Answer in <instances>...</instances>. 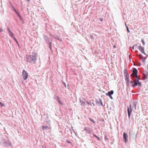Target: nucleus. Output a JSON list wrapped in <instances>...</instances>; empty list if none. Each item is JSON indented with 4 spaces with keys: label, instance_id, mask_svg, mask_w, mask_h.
Returning <instances> with one entry per match:
<instances>
[{
    "label": "nucleus",
    "instance_id": "nucleus-1",
    "mask_svg": "<svg viewBox=\"0 0 148 148\" xmlns=\"http://www.w3.org/2000/svg\"><path fill=\"white\" fill-rule=\"evenodd\" d=\"M37 57L38 54L36 53H33L32 55L26 56V61L27 62L30 63L35 64Z\"/></svg>",
    "mask_w": 148,
    "mask_h": 148
},
{
    "label": "nucleus",
    "instance_id": "nucleus-2",
    "mask_svg": "<svg viewBox=\"0 0 148 148\" xmlns=\"http://www.w3.org/2000/svg\"><path fill=\"white\" fill-rule=\"evenodd\" d=\"M133 71L132 72V73L133 75L131 74V75L133 78L135 77L137 79V81H138V85L140 86H141V83L139 82V79L138 77V76L137 75L138 71L137 69L135 68H134L133 69Z\"/></svg>",
    "mask_w": 148,
    "mask_h": 148
},
{
    "label": "nucleus",
    "instance_id": "nucleus-3",
    "mask_svg": "<svg viewBox=\"0 0 148 148\" xmlns=\"http://www.w3.org/2000/svg\"><path fill=\"white\" fill-rule=\"evenodd\" d=\"M1 140L3 145L4 146L9 147L12 146L11 143L9 140H6L3 139H1Z\"/></svg>",
    "mask_w": 148,
    "mask_h": 148
},
{
    "label": "nucleus",
    "instance_id": "nucleus-4",
    "mask_svg": "<svg viewBox=\"0 0 148 148\" xmlns=\"http://www.w3.org/2000/svg\"><path fill=\"white\" fill-rule=\"evenodd\" d=\"M133 109V107L132 106L131 104H130L129 106L127 107V111L128 117L130 118L132 110Z\"/></svg>",
    "mask_w": 148,
    "mask_h": 148
},
{
    "label": "nucleus",
    "instance_id": "nucleus-5",
    "mask_svg": "<svg viewBox=\"0 0 148 148\" xmlns=\"http://www.w3.org/2000/svg\"><path fill=\"white\" fill-rule=\"evenodd\" d=\"M22 75L24 80H26L27 79L28 74L25 70H23L22 71Z\"/></svg>",
    "mask_w": 148,
    "mask_h": 148
},
{
    "label": "nucleus",
    "instance_id": "nucleus-6",
    "mask_svg": "<svg viewBox=\"0 0 148 148\" xmlns=\"http://www.w3.org/2000/svg\"><path fill=\"white\" fill-rule=\"evenodd\" d=\"M123 138L124 139V141L126 143L128 141V136L127 133L124 132L123 133Z\"/></svg>",
    "mask_w": 148,
    "mask_h": 148
},
{
    "label": "nucleus",
    "instance_id": "nucleus-7",
    "mask_svg": "<svg viewBox=\"0 0 148 148\" xmlns=\"http://www.w3.org/2000/svg\"><path fill=\"white\" fill-rule=\"evenodd\" d=\"M143 79L144 80H146L148 79V72H145L143 74Z\"/></svg>",
    "mask_w": 148,
    "mask_h": 148
},
{
    "label": "nucleus",
    "instance_id": "nucleus-8",
    "mask_svg": "<svg viewBox=\"0 0 148 148\" xmlns=\"http://www.w3.org/2000/svg\"><path fill=\"white\" fill-rule=\"evenodd\" d=\"M56 101L58 103L60 106H62L63 105V102L61 101V99L58 97L56 96Z\"/></svg>",
    "mask_w": 148,
    "mask_h": 148
},
{
    "label": "nucleus",
    "instance_id": "nucleus-9",
    "mask_svg": "<svg viewBox=\"0 0 148 148\" xmlns=\"http://www.w3.org/2000/svg\"><path fill=\"white\" fill-rule=\"evenodd\" d=\"M138 48L140 51V52L145 55L146 54L144 52V49L143 47L141 46H138Z\"/></svg>",
    "mask_w": 148,
    "mask_h": 148
},
{
    "label": "nucleus",
    "instance_id": "nucleus-10",
    "mask_svg": "<svg viewBox=\"0 0 148 148\" xmlns=\"http://www.w3.org/2000/svg\"><path fill=\"white\" fill-rule=\"evenodd\" d=\"M124 74H125V80L128 79H129V75L127 73V70H126L124 71Z\"/></svg>",
    "mask_w": 148,
    "mask_h": 148
},
{
    "label": "nucleus",
    "instance_id": "nucleus-11",
    "mask_svg": "<svg viewBox=\"0 0 148 148\" xmlns=\"http://www.w3.org/2000/svg\"><path fill=\"white\" fill-rule=\"evenodd\" d=\"M84 130L86 132L88 133L89 134H91L92 132L91 131L90 129L88 127H85L84 128Z\"/></svg>",
    "mask_w": 148,
    "mask_h": 148
},
{
    "label": "nucleus",
    "instance_id": "nucleus-12",
    "mask_svg": "<svg viewBox=\"0 0 148 148\" xmlns=\"http://www.w3.org/2000/svg\"><path fill=\"white\" fill-rule=\"evenodd\" d=\"M138 84V81L137 79L134 80V82L133 84L132 85V86L133 87H134L137 85Z\"/></svg>",
    "mask_w": 148,
    "mask_h": 148
},
{
    "label": "nucleus",
    "instance_id": "nucleus-13",
    "mask_svg": "<svg viewBox=\"0 0 148 148\" xmlns=\"http://www.w3.org/2000/svg\"><path fill=\"white\" fill-rule=\"evenodd\" d=\"M114 93V91L113 90H111L110 91L108 92L107 93H106V95L107 96H109L112 95Z\"/></svg>",
    "mask_w": 148,
    "mask_h": 148
},
{
    "label": "nucleus",
    "instance_id": "nucleus-14",
    "mask_svg": "<svg viewBox=\"0 0 148 148\" xmlns=\"http://www.w3.org/2000/svg\"><path fill=\"white\" fill-rule=\"evenodd\" d=\"M137 103V101L136 100L133 101V104L135 110H136V106Z\"/></svg>",
    "mask_w": 148,
    "mask_h": 148
},
{
    "label": "nucleus",
    "instance_id": "nucleus-15",
    "mask_svg": "<svg viewBox=\"0 0 148 148\" xmlns=\"http://www.w3.org/2000/svg\"><path fill=\"white\" fill-rule=\"evenodd\" d=\"M7 29L10 36L11 37L13 36H14V34L8 28Z\"/></svg>",
    "mask_w": 148,
    "mask_h": 148
},
{
    "label": "nucleus",
    "instance_id": "nucleus-16",
    "mask_svg": "<svg viewBox=\"0 0 148 148\" xmlns=\"http://www.w3.org/2000/svg\"><path fill=\"white\" fill-rule=\"evenodd\" d=\"M79 102L80 103V104L81 106H84L85 105V103L83 101H82L81 98H79Z\"/></svg>",
    "mask_w": 148,
    "mask_h": 148
},
{
    "label": "nucleus",
    "instance_id": "nucleus-17",
    "mask_svg": "<svg viewBox=\"0 0 148 148\" xmlns=\"http://www.w3.org/2000/svg\"><path fill=\"white\" fill-rule=\"evenodd\" d=\"M43 38H44L46 42H49V38L45 35H43Z\"/></svg>",
    "mask_w": 148,
    "mask_h": 148
},
{
    "label": "nucleus",
    "instance_id": "nucleus-18",
    "mask_svg": "<svg viewBox=\"0 0 148 148\" xmlns=\"http://www.w3.org/2000/svg\"><path fill=\"white\" fill-rule=\"evenodd\" d=\"M42 128L43 130H47L49 129L48 127L47 126H42Z\"/></svg>",
    "mask_w": 148,
    "mask_h": 148
},
{
    "label": "nucleus",
    "instance_id": "nucleus-19",
    "mask_svg": "<svg viewBox=\"0 0 148 148\" xmlns=\"http://www.w3.org/2000/svg\"><path fill=\"white\" fill-rule=\"evenodd\" d=\"M89 103L88 106H90L92 107L95 106V105L93 102H90Z\"/></svg>",
    "mask_w": 148,
    "mask_h": 148
},
{
    "label": "nucleus",
    "instance_id": "nucleus-20",
    "mask_svg": "<svg viewBox=\"0 0 148 148\" xmlns=\"http://www.w3.org/2000/svg\"><path fill=\"white\" fill-rule=\"evenodd\" d=\"M56 39H57L58 40H60L61 41H62V38H61V37L60 36H57V37H56Z\"/></svg>",
    "mask_w": 148,
    "mask_h": 148
},
{
    "label": "nucleus",
    "instance_id": "nucleus-21",
    "mask_svg": "<svg viewBox=\"0 0 148 148\" xmlns=\"http://www.w3.org/2000/svg\"><path fill=\"white\" fill-rule=\"evenodd\" d=\"M17 15L19 16V17L20 18L21 20L22 21H23V19L21 16H20V15L18 13H17Z\"/></svg>",
    "mask_w": 148,
    "mask_h": 148
},
{
    "label": "nucleus",
    "instance_id": "nucleus-22",
    "mask_svg": "<svg viewBox=\"0 0 148 148\" xmlns=\"http://www.w3.org/2000/svg\"><path fill=\"white\" fill-rule=\"evenodd\" d=\"M141 42H142L143 45H144L145 44V41H144V40L143 39H141Z\"/></svg>",
    "mask_w": 148,
    "mask_h": 148
},
{
    "label": "nucleus",
    "instance_id": "nucleus-23",
    "mask_svg": "<svg viewBox=\"0 0 148 148\" xmlns=\"http://www.w3.org/2000/svg\"><path fill=\"white\" fill-rule=\"evenodd\" d=\"M93 136L96 137L97 138H98V139H99V140H100V139L99 138V137H98L95 134H93Z\"/></svg>",
    "mask_w": 148,
    "mask_h": 148
},
{
    "label": "nucleus",
    "instance_id": "nucleus-24",
    "mask_svg": "<svg viewBox=\"0 0 148 148\" xmlns=\"http://www.w3.org/2000/svg\"><path fill=\"white\" fill-rule=\"evenodd\" d=\"M99 102H100V103H101V105L103 106V104L102 103V100L101 99H99Z\"/></svg>",
    "mask_w": 148,
    "mask_h": 148
},
{
    "label": "nucleus",
    "instance_id": "nucleus-25",
    "mask_svg": "<svg viewBox=\"0 0 148 148\" xmlns=\"http://www.w3.org/2000/svg\"><path fill=\"white\" fill-rule=\"evenodd\" d=\"M90 36L91 38L92 39V40H94V37L92 35H90Z\"/></svg>",
    "mask_w": 148,
    "mask_h": 148
},
{
    "label": "nucleus",
    "instance_id": "nucleus-26",
    "mask_svg": "<svg viewBox=\"0 0 148 148\" xmlns=\"http://www.w3.org/2000/svg\"><path fill=\"white\" fill-rule=\"evenodd\" d=\"M125 81L126 83H129V82L130 81V79H125Z\"/></svg>",
    "mask_w": 148,
    "mask_h": 148
},
{
    "label": "nucleus",
    "instance_id": "nucleus-27",
    "mask_svg": "<svg viewBox=\"0 0 148 148\" xmlns=\"http://www.w3.org/2000/svg\"><path fill=\"white\" fill-rule=\"evenodd\" d=\"M89 120L92 122H93L94 123H95V122L91 118H89Z\"/></svg>",
    "mask_w": 148,
    "mask_h": 148
},
{
    "label": "nucleus",
    "instance_id": "nucleus-28",
    "mask_svg": "<svg viewBox=\"0 0 148 148\" xmlns=\"http://www.w3.org/2000/svg\"><path fill=\"white\" fill-rule=\"evenodd\" d=\"M137 44H136L134 45L132 47V49L133 50L134 49V47H135V48H136V46H137Z\"/></svg>",
    "mask_w": 148,
    "mask_h": 148
},
{
    "label": "nucleus",
    "instance_id": "nucleus-29",
    "mask_svg": "<svg viewBox=\"0 0 148 148\" xmlns=\"http://www.w3.org/2000/svg\"><path fill=\"white\" fill-rule=\"evenodd\" d=\"M96 104L97 105L99 104V103H100V102H99V101L96 100Z\"/></svg>",
    "mask_w": 148,
    "mask_h": 148
},
{
    "label": "nucleus",
    "instance_id": "nucleus-30",
    "mask_svg": "<svg viewBox=\"0 0 148 148\" xmlns=\"http://www.w3.org/2000/svg\"><path fill=\"white\" fill-rule=\"evenodd\" d=\"M9 3H10V5H11V7H12V8H14V6H13V5L12 4V3H11L10 2H9Z\"/></svg>",
    "mask_w": 148,
    "mask_h": 148
},
{
    "label": "nucleus",
    "instance_id": "nucleus-31",
    "mask_svg": "<svg viewBox=\"0 0 148 148\" xmlns=\"http://www.w3.org/2000/svg\"><path fill=\"white\" fill-rule=\"evenodd\" d=\"M126 28H127V32H130V30L129 29L128 27L126 25Z\"/></svg>",
    "mask_w": 148,
    "mask_h": 148
},
{
    "label": "nucleus",
    "instance_id": "nucleus-32",
    "mask_svg": "<svg viewBox=\"0 0 148 148\" xmlns=\"http://www.w3.org/2000/svg\"><path fill=\"white\" fill-rule=\"evenodd\" d=\"M0 104L1 106H5L4 104L2 103V102H0Z\"/></svg>",
    "mask_w": 148,
    "mask_h": 148
},
{
    "label": "nucleus",
    "instance_id": "nucleus-33",
    "mask_svg": "<svg viewBox=\"0 0 148 148\" xmlns=\"http://www.w3.org/2000/svg\"><path fill=\"white\" fill-rule=\"evenodd\" d=\"M13 9H14V10L16 13L17 14V13H18V12L14 8H13Z\"/></svg>",
    "mask_w": 148,
    "mask_h": 148
},
{
    "label": "nucleus",
    "instance_id": "nucleus-34",
    "mask_svg": "<svg viewBox=\"0 0 148 148\" xmlns=\"http://www.w3.org/2000/svg\"><path fill=\"white\" fill-rule=\"evenodd\" d=\"M12 38L15 41H16V40L15 38V37L14 36H12Z\"/></svg>",
    "mask_w": 148,
    "mask_h": 148
},
{
    "label": "nucleus",
    "instance_id": "nucleus-35",
    "mask_svg": "<svg viewBox=\"0 0 148 148\" xmlns=\"http://www.w3.org/2000/svg\"><path fill=\"white\" fill-rule=\"evenodd\" d=\"M137 56L139 58L141 57L142 56L141 54H139V55H137Z\"/></svg>",
    "mask_w": 148,
    "mask_h": 148
},
{
    "label": "nucleus",
    "instance_id": "nucleus-36",
    "mask_svg": "<svg viewBox=\"0 0 148 148\" xmlns=\"http://www.w3.org/2000/svg\"><path fill=\"white\" fill-rule=\"evenodd\" d=\"M111 99H113V98L112 97V96L111 95H109L108 96Z\"/></svg>",
    "mask_w": 148,
    "mask_h": 148
},
{
    "label": "nucleus",
    "instance_id": "nucleus-37",
    "mask_svg": "<svg viewBox=\"0 0 148 148\" xmlns=\"http://www.w3.org/2000/svg\"><path fill=\"white\" fill-rule=\"evenodd\" d=\"M134 82V81H132V80H131L130 81V83L131 84H133Z\"/></svg>",
    "mask_w": 148,
    "mask_h": 148
},
{
    "label": "nucleus",
    "instance_id": "nucleus-38",
    "mask_svg": "<svg viewBox=\"0 0 148 148\" xmlns=\"http://www.w3.org/2000/svg\"><path fill=\"white\" fill-rule=\"evenodd\" d=\"M3 32V29L1 28H0V32Z\"/></svg>",
    "mask_w": 148,
    "mask_h": 148
},
{
    "label": "nucleus",
    "instance_id": "nucleus-39",
    "mask_svg": "<svg viewBox=\"0 0 148 148\" xmlns=\"http://www.w3.org/2000/svg\"><path fill=\"white\" fill-rule=\"evenodd\" d=\"M66 142H67L68 143H71V142L69 141V140H66Z\"/></svg>",
    "mask_w": 148,
    "mask_h": 148
},
{
    "label": "nucleus",
    "instance_id": "nucleus-40",
    "mask_svg": "<svg viewBox=\"0 0 148 148\" xmlns=\"http://www.w3.org/2000/svg\"><path fill=\"white\" fill-rule=\"evenodd\" d=\"M99 19H100V20L101 22L102 21H103V18H100Z\"/></svg>",
    "mask_w": 148,
    "mask_h": 148
},
{
    "label": "nucleus",
    "instance_id": "nucleus-41",
    "mask_svg": "<svg viewBox=\"0 0 148 148\" xmlns=\"http://www.w3.org/2000/svg\"><path fill=\"white\" fill-rule=\"evenodd\" d=\"M140 59H143L144 58V57L143 56H142L140 58Z\"/></svg>",
    "mask_w": 148,
    "mask_h": 148
},
{
    "label": "nucleus",
    "instance_id": "nucleus-42",
    "mask_svg": "<svg viewBox=\"0 0 148 148\" xmlns=\"http://www.w3.org/2000/svg\"><path fill=\"white\" fill-rule=\"evenodd\" d=\"M142 61L143 62H144L145 61V59L143 58L142 60Z\"/></svg>",
    "mask_w": 148,
    "mask_h": 148
},
{
    "label": "nucleus",
    "instance_id": "nucleus-43",
    "mask_svg": "<svg viewBox=\"0 0 148 148\" xmlns=\"http://www.w3.org/2000/svg\"><path fill=\"white\" fill-rule=\"evenodd\" d=\"M71 128H72V129L73 130V132H74L75 133H75V132L74 131V130H73V127H71Z\"/></svg>",
    "mask_w": 148,
    "mask_h": 148
},
{
    "label": "nucleus",
    "instance_id": "nucleus-44",
    "mask_svg": "<svg viewBox=\"0 0 148 148\" xmlns=\"http://www.w3.org/2000/svg\"><path fill=\"white\" fill-rule=\"evenodd\" d=\"M86 102V103L88 104H88H89V102H88V101H87Z\"/></svg>",
    "mask_w": 148,
    "mask_h": 148
},
{
    "label": "nucleus",
    "instance_id": "nucleus-45",
    "mask_svg": "<svg viewBox=\"0 0 148 148\" xmlns=\"http://www.w3.org/2000/svg\"><path fill=\"white\" fill-rule=\"evenodd\" d=\"M148 56L147 55V56L145 57V58L144 57V59H145V60L147 58V57Z\"/></svg>",
    "mask_w": 148,
    "mask_h": 148
},
{
    "label": "nucleus",
    "instance_id": "nucleus-46",
    "mask_svg": "<svg viewBox=\"0 0 148 148\" xmlns=\"http://www.w3.org/2000/svg\"><path fill=\"white\" fill-rule=\"evenodd\" d=\"M64 86H65L66 88V84L65 83H64Z\"/></svg>",
    "mask_w": 148,
    "mask_h": 148
},
{
    "label": "nucleus",
    "instance_id": "nucleus-47",
    "mask_svg": "<svg viewBox=\"0 0 148 148\" xmlns=\"http://www.w3.org/2000/svg\"><path fill=\"white\" fill-rule=\"evenodd\" d=\"M126 85L127 86H128L129 85V83H126Z\"/></svg>",
    "mask_w": 148,
    "mask_h": 148
},
{
    "label": "nucleus",
    "instance_id": "nucleus-48",
    "mask_svg": "<svg viewBox=\"0 0 148 148\" xmlns=\"http://www.w3.org/2000/svg\"><path fill=\"white\" fill-rule=\"evenodd\" d=\"M113 47L114 48H115L116 47V46L115 45H114Z\"/></svg>",
    "mask_w": 148,
    "mask_h": 148
},
{
    "label": "nucleus",
    "instance_id": "nucleus-49",
    "mask_svg": "<svg viewBox=\"0 0 148 148\" xmlns=\"http://www.w3.org/2000/svg\"><path fill=\"white\" fill-rule=\"evenodd\" d=\"M135 52H136V53H137L138 52V51H135Z\"/></svg>",
    "mask_w": 148,
    "mask_h": 148
},
{
    "label": "nucleus",
    "instance_id": "nucleus-50",
    "mask_svg": "<svg viewBox=\"0 0 148 148\" xmlns=\"http://www.w3.org/2000/svg\"><path fill=\"white\" fill-rule=\"evenodd\" d=\"M16 43H17V44H18V42H17V40H16Z\"/></svg>",
    "mask_w": 148,
    "mask_h": 148
},
{
    "label": "nucleus",
    "instance_id": "nucleus-51",
    "mask_svg": "<svg viewBox=\"0 0 148 148\" xmlns=\"http://www.w3.org/2000/svg\"><path fill=\"white\" fill-rule=\"evenodd\" d=\"M27 1H29V2H30V0H27Z\"/></svg>",
    "mask_w": 148,
    "mask_h": 148
},
{
    "label": "nucleus",
    "instance_id": "nucleus-52",
    "mask_svg": "<svg viewBox=\"0 0 148 148\" xmlns=\"http://www.w3.org/2000/svg\"><path fill=\"white\" fill-rule=\"evenodd\" d=\"M50 46L51 47V45L50 44Z\"/></svg>",
    "mask_w": 148,
    "mask_h": 148
},
{
    "label": "nucleus",
    "instance_id": "nucleus-53",
    "mask_svg": "<svg viewBox=\"0 0 148 148\" xmlns=\"http://www.w3.org/2000/svg\"><path fill=\"white\" fill-rule=\"evenodd\" d=\"M50 49L51 50V47H50Z\"/></svg>",
    "mask_w": 148,
    "mask_h": 148
}]
</instances>
